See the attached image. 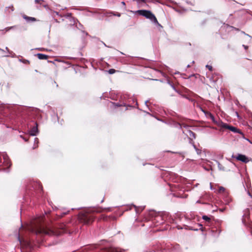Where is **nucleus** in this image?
Returning <instances> with one entry per match:
<instances>
[{"label": "nucleus", "instance_id": "nucleus-1", "mask_svg": "<svg viewBox=\"0 0 252 252\" xmlns=\"http://www.w3.org/2000/svg\"><path fill=\"white\" fill-rule=\"evenodd\" d=\"M43 221V218L38 217L28 226V231L36 235H49L56 236H59L62 233L67 232V228L68 226L64 223L60 224L57 226L49 227L42 224Z\"/></svg>", "mask_w": 252, "mask_h": 252}, {"label": "nucleus", "instance_id": "nucleus-2", "mask_svg": "<svg viewBox=\"0 0 252 252\" xmlns=\"http://www.w3.org/2000/svg\"><path fill=\"white\" fill-rule=\"evenodd\" d=\"M104 210L111 211V208L104 209L97 208L89 209L88 211L80 213L78 215V219L80 222L89 224L94 220V217L93 213H100Z\"/></svg>", "mask_w": 252, "mask_h": 252}, {"label": "nucleus", "instance_id": "nucleus-3", "mask_svg": "<svg viewBox=\"0 0 252 252\" xmlns=\"http://www.w3.org/2000/svg\"><path fill=\"white\" fill-rule=\"evenodd\" d=\"M14 105L9 104H0V119H2L1 117L6 119V121H11L14 118V112L13 107Z\"/></svg>", "mask_w": 252, "mask_h": 252}, {"label": "nucleus", "instance_id": "nucleus-4", "mask_svg": "<svg viewBox=\"0 0 252 252\" xmlns=\"http://www.w3.org/2000/svg\"><path fill=\"white\" fill-rule=\"evenodd\" d=\"M10 165L11 163L7 155L5 153H0V167L3 166V168L0 170L8 172Z\"/></svg>", "mask_w": 252, "mask_h": 252}, {"label": "nucleus", "instance_id": "nucleus-5", "mask_svg": "<svg viewBox=\"0 0 252 252\" xmlns=\"http://www.w3.org/2000/svg\"><path fill=\"white\" fill-rule=\"evenodd\" d=\"M137 12L139 15L150 19L154 23L159 25L155 16L150 11L139 10L137 11Z\"/></svg>", "mask_w": 252, "mask_h": 252}, {"label": "nucleus", "instance_id": "nucleus-6", "mask_svg": "<svg viewBox=\"0 0 252 252\" xmlns=\"http://www.w3.org/2000/svg\"><path fill=\"white\" fill-rule=\"evenodd\" d=\"M27 189L30 190L33 189L40 190L42 189V187L40 183L38 182L31 181L27 185Z\"/></svg>", "mask_w": 252, "mask_h": 252}, {"label": "nucleus", "instance_id": "nucleus-7", "mask_svg": "<svg viewBox=\"0 0 252 252\" xmlns=\"http://www.w3.org/2000/svg\"><path fill=\"white\" fill-rule=\"evenodd\" d=\"M232 158H236L238 160L241 161L244 163H247L249 162L248 158L244 155L238 154L237 156H232Z\"/></svg>", "mask_w": 252, "mask_h": 252}, {"label": "nucleus", "instance_id": "nucleus-8", "mask_svg": "<svg viewBox=\"0 0 252 252\" xmlns=\"http://www.w3.org/2000/svg\"><path fill=\"white\" fill-rule=\"evenodd\" d=\"M221 124H222V125H221L222 127H223L224 128H227V129L230 130L231 131H233L235 133H238L242 134V133L239 129H237L236 127H235L234 126H228L226 124H224L222 122H221Z\"/></svg>", "mask_w": 252, "mask_h": 252}, {"label": "nucleus", "instance_id": "nucleus-9", "mask_svg": "<svg viewBox=\"0 0 252 252\" xmlns=\"http://www.w3.org/2000/svg\"><path fill=\"white\" fill-rule=\"evenodd\" d=\"M167 215V214L165 212L162 213L161 214H159L157 215L155 217V220L157 221L159 223H163L165 220V216Z\"/></svg>", "mask_w": 252, "mask_h": 252}, {"label": "nucleus", "instance_id": "nucleus-10", "mask_svg": "<svg viewBox=\"0 0 252 252\" xmlns=\"http://www.w3.org/2000/svg\"><path fill=\"white\" fill-rule=\"evenodd\" d=\"M34 126L30 130V134L32 136H36L38 133V124L36 122L34 123Z\"/></svg>", "mask_w": 252, "mask_h": 252}, {"label": "nucleus", "instance_id": "nucleus-11", "mask_svg": "<svg viewBox=\"0 0 252 252\" xmlns=\"http://www.w3.org/2000/svg\"><path fill=\"white\" fill-rule=\"evenodd\" d=\"M19 241H20V243L21 244H24L26 246L31 248L32 246V243L30 240H28V239L25 238H22L21 239L20 237H18Z\"/></svg>", "mask_w": 252, "mask_h": 252}, {"label": "nucleus", "instance_id": "nucleus-12", "mask_svg": "<svg viewBox=\"0 0 252 252\" xmlns=\"http://www.w3.org/2000/svg\"><path fill=\"white\" fill-rule=\"evenodd\" d=\"M23 18L26 20L27 22H35L36 20L34 17H29L26 15H23Z\"/></svg>", "mask_w": 252, "mask_h": 252}, {"label": "nucleus", "instance_id": "nucleus-13", "mask_svg": "<svg viewBox=\"0 0 252 252\" xmlns=\"http://www.w3.org/2000/svg\"><path fill=\"white\" fill-rule=\"evenodd\" d=\"M171 249H172L171 246H168L167 247H166L165 248H162L160 250V252H175L174 250L171 251Z\"/></svg>", "mask_w": 252, "mask_h": 252}, {"label": "nucleus", "instance_id": "nucleus-14", "mask_svg": "<svg viewBox=\"0 0 252 252\" xmlns=\"http://www.w3.org/2000/svg\"><path fill=\"white\" fill-rule=\"evenodd\" d=\"M36 56L39 60H46L48 58L47 55L41 53L37 54Z\"/></svg>", "mask_w": 252, "mask_h": 252}, {"label": "nucleus", "instance_id": "nucleus-15", "mask_svg": "<svg viewBox=\"0 0 252 252\" xmlns=\"http://www.w3.org/2000/svg\"><path fill=\"white\" fill-rule=\"evenodd\" d=\"M71 13H67L66 15H65V17L66 18H69L70 19V22H73V24H75V22L76 21H77L78 22V20L77 19H76L74 17H72L71 16Z\"/></svg>", "mask_w": 252, "mask_h": 252}, {"label": "nucleus", "instance_id": "nucleus-16", "mask_svg": "<svg viewBox=\"0 0 252 252\" xmlns=\"http://www.w3.org/2000/svg\"><path fill=\"white\" fill-rule=\"evenodd\" d=\"M221 231V230L220 229H218V230H216V231H215V230H212V232L213 233V236H215V237H218L220 235Z\"/></svg>", "mask_w": 252, "mask_h": 252}, {"label": "nucleus", "instance_id": "nucleus-17", "mask_svg": "<svg viewBox=\"0 0 252 252\" xmlns=\"http://www.w3.org/2000/svg\"><path fill=\"white\" fill-rule=\"evenodd\" d=\"M176 126L179 127V128H182L183 127L186 128H188L189 127V126L186 124H181L177 123L176 124Z\"/></svg>", "mask_w": 252, "mask_h": 252}, {"label": "nucleus", "instance_id": "nucleus-18", "mask_svg": "<svg viewBox=\"0 0 252 252\" xmlns=\"http://www.w3.org/2000/svg\"><path fill=\"white\" fill-rule=\"evenodd\" d=\"M202 219L205 220L208 223V225H210V223L211 222V218L207 216L204 215L202 216Z\"/></svg>", "mask_w": 252, "mask_h": 252}, {"label": "nucleus", "instance_id": "nucleus-19", "mask_svg": "<svg viewBox=\"0 0 252 252\" xmlns=\"http://www.w3.org/2000/svg\"><path fill=\"white\" fill-rule=\"evenodd\" d=\"M216 162L218 164V167L220 170V171H225V169L223 166H222L219 161H216Z\"/></svg>", "mask_w": 252, "mask_h": 252}, {"label": "nucleus", "instance_id": "nucleus-20", "mask_svg": "<svg viewBox=\"0 0 252 252\" xmlns=\"http://www.w3.org/2000/svg\"><path fill=\"white\" fill-rule=\"evenodd\" d=\"M112 104L113 105V106L115 107H120V106H126V104L124 103L120 104L119 103L112 102Z\"/></svg>", "mask_w": 252, "mask_h": 252}, {"label": "nucleus", "instance_id": "nucleus-21", "mask_svg": "<svg viewBox=\"0 0 252 252\" xmlns=\"http://www.w3.org/2000/svg\"><path fill=\"white\" fill-rule=\"evenodd\" d=\"M189 136H190V138H195V134L191 131L190 130H188Z\"/></svg>", "mask_w": 252, "mask_h": 252}, {"label": "nucleus", "instance_id": "nucleus-22", "mask_svg": "<svg viewBox=\"0 0 252 252\" xmlns=\"http://www.w3.org/2000/svg\"><path fill=\"white\" fill-rule=\"evenodd\" d=\"M106 252H121L120 250L117 248H112Z\"/></svg>", "mask_w": 252, "mask_h": 252}, {"label": "nucleus", "instance_id": "nucleus-23", "mask_svg": "<svg viewBox=\"0 0 252 252\" xmlns=\"http://www.w3.org/2000/svg\"><path fill=\"white\" fill-rule=\"evenodd\" d=\"M132 206L135 208V211H136V213H139V208L141 210H142L144 209V207H143V206H141V207H140L139 208H138L137 206H136L135 205H132Z\"/></svg>", "mask_w": 252, "mask_h": 252}, {"label": "nucleus", "instance_id": "nucleus-24", "mask_svg": "<svg viewBox=\"0 0 252 252\" xmlns=\"http://www.w3.org/2000/svg\"><path fill=\"white\" fill-rule=\"evenodd\" d=\"M224 27H226L227 29H231V30H236V31H239V29H237L236 28H234L232 26H229L228 25H226L224 26Z\"/></svg>", "mask_w": 252, "mask_h": 252}, {"label": "nucleus", "instance_id": "nucleus-25", "mask_svg": "<svg viewBox=\"0 0 252 252\" xmlns=\"http://www.w3.org/2000/svg\"><path fill=\"white\" fill-rule=\"evenodd\" d=\"M38 142V139L37 138H34V146L33 147V149H35L37 147V145H35V143L37 144Z\"/></svg>", "mask_w": 252, "mask_h": 252}, {"label": "nucleus", "instance_id": "nucleus-26", "mask_svg": "<svg viewBox=\"0 0 252 252\" xmlns=\"http://www.w3.org/2000/svg\"><path fill=\"white\" fill-rule=\"evenodd\" d=\"M210 118L214 123L217 124V122L216 121L214 116L211 113L210 114Z\"/></svg>", "mask_w": 252, "mask_h": 252}, {"label": "nucleus", "instance_id": "nucleus-27", "mask_svg": "<svg viewBox=\"0 0 252 252\" xmlns=\"http://www.w3.org/2000/svg\"><path fill=\"white\" fill-rule=\"evenodd\" d=\"M19 61L21 62H22L23 63H30V62L29 61L27 60H22V59H19Z\"/></svg>", "mask_w": 252, "mask_h": 252}, {"label": "nucleus", "instance_id": "nucleus-28", "mask_svg": "<svg viewBox=\"0 0 252 252\" xmlns=\"http://www.w3.org/2000/svg\"><path fill=\"white\" fill-rule=\"evenodd\" d=\"M116 72V70L114 69H110L109 70H108V72L109 73V74H112L113 73H114L115 72Z\"/></svg>", "mask_w": 252, "mask_h": 252}, {"label": "nucleus", "instance_id": "nucleus-29", "mask_svg": "<svg viewBox=\"0 0 252 252\" xmlns=\"http://www.w3.org/2000/svg\"><path fill=\"white\" fill-rule=\"evenodd\" d=\"M225 190V189L223 187H220L219 189V192H223Z\"/></svg>", "mask_w": 252, "mask_h": 252}, {"label": "nucleus", "instance_id": "nucleus-30", "mask_svg": "<svg viewBox=\"0 0 252 252\" xmlns=\"http://www.w3.org/2000/svg\"><path fill=\"white\" fill-rule=\"evenodd\" d=\"M171 88L177 93H179V92L176 89L173 84H170Z\"/></svg>", "mask_w": 252, "mask_h": 252}, {"label": "nucleus", "instance_id": "nucleus-31", "mask_svg": "<svg viewBox=\"0 0 252 252\" xmlns=\"http://www.w3.org/2000/svg\"><path fill=\"white\" fill-rule=\"evenodd\" d=\"M206 67L210 71L213 70V67L211 65L207 64L206 65Z\"/></svg>", "mask_w": 252, "mask_h": 252}, {"label": "nucleus", "instance_id": "nucleus-32", "mask_svg": "<svg viewBox=\"0 0 252 252\" xmlns=\"http://www.w3.org/2000/svg\"><path fill=\"white\" fill-rule=\"evenodd\" d=\"M10 54H11V57L12 58L15 57V56H16L15 54L14 53H13V52L12 53H9L8 55H6L4 56L5 57H9L10 56Z\"/></svg>", "mask_w": 252, "mask_h": 252}, {"label": "nucleus", "instance_id": "nucleus-33", "mask_svg": "<svg viewBox=\"0 0 252 252\" xmlns=\"http://www.w3.org/2000/svg\"><path fill=\"white\" fill-rule=\"evenodd\" d=\"M113 14V15L114 16H118V17H120L121 16V13H112Z\"/></svg>", "mask_w": 252, "mask_h": 252}, {"label": "nucleus", "instance_id": "nucleus-34", "mask_svg": "<svg viewBox=\"0 0 252 252\" xmlns=\"http://www.w3.org/2000/svg\"><path fill=\"white\" fill-rule=\"evenodd\" d=\"M194 148L195 149L197 154H199L201 153L200 150L197 149L194 145Z\"/></svg>", "mask_w": 252, "mask_h": 252}, {"label": "nucleus", "instance_id": "nucleus-35", "mask_svg": "<svg viewBox=\"0 0 252 252\" xmlns=\"http://www.w3.org/2000/svg\"><path fill=\"white\" fill-rule=\"evenodd\" d=\"M17 27V26H14L10 27L9 29H11V30H12V29H15Z\"/></svg>", "mask_w": 252, "mask_h": 252}, {"label": "nucleus", "instance_id": "nucleus-36", "mask_svg": "<svg viewBox=\"0 0 252 252\" xmlns=\"http://www.w3.org/2000/svg\"><path fill=\"white\" fill-rule=\"evenodd\" d=\"M198 225L201 227L199 229L201 230L202 231H204V228L202 227V225L201 224H198Z\"/></svg>", "mask_w": 252, "mask_h": 252}, {"label": "nucleus", "instance_id": "nucleus-37", "mask_svg": "<svg viewBox=\"0 0 252 252\" xmlns=\"http://www.w3.org/2000/svg\"><path fill=\"white\" fill-rule=\"evenodd\" d=\"M5 49L7 51V52L8 53V54L12 53V52L10 51L7 47H6Z\"/></svg>", "mask_w": 252, "mask_h": 252}, {"label": "nucleus", "instance_id": "nucleus-38", "mask_svg": "<svg viewBox=\"0 0 252 252\" xmlns=\"http://www.w3.org/2000/svg\"><path fill=\"white\" fill-rule=\"evenodd\" d=\"M5 30H6V31L7 32V31H9L10 30H11V29H9V27H8V28H6L5 29Z\"/></svg>", "mask_w": 252, "mask_h": 252}, {"label": "nucleus", "instance_id": "nucleus-39", "mask_svg": "<svg viewBox=\"0 0 252 252\" xmlns=\"http://www.w3.org/2000/svg\"><path fill=\"white\" fill-rule=\"evenodd\" d=\"M189 229L190 230H194V231H197L198 230V229H193L192 228H190Z\"/></svg>", "mask_w": 252, "mask_h": 252}, {"label": "nucleus", "instance_id": "nucleus-40", "mask_svg": "<svg viewBox=\"0 0 252 252\" xmlns=\"http://www.w3.org/2000/svg\"><path fill=\"white\" fill-rule=\"evenodd\" d=\"M167 83L170 86V84H172L169 80H167Z\"/></svg>", "mask_w": 252, "mask_h": 252}, {"label": "nucleus", "instance_id": "nucleus-41", "mask_svg": "<svg viewBox=\"0 0 252 252\" xmlns=\"http://www.w3.org/2000/svg\"><path fill=\"white\" fill-rule=\"evenodd\" d=\"M243 46L245 48V49H247L248 48V46H247L243 45Z\"/></svg>", "mask_w": 252, "mask_h": 252}, {"label": "nucleus", "instance_id": "nucleus-42", "mask_svg": "<svg viewBox=\"0 0 252 252\" xmlns=\"http://www.w3.org/2000/svg\"><path fill=\"white\" fill-rule=\"evenodd\" d=\"M121 3H122V4L123 5H126V3H125V1H122Z\"/></svg>", "mask_w": 252, "mask_h": 252}, {"label": "nucleus", "instance_id": "nucleus-43", "mask_svg": "<svg viewBox=\"0 0 252 252\" xmlns=\"http://www.w3.org/2000/svg\"><path fill=\"white\" fill-rule=\"evenodd\" d=\"M148 100H147V101H145V105H146L147 107H148V105H147V103H148Z\"/></svg>", "mask_w": 252, "mask_h": 252}, {"label": "nucleus", "instance_id": "nucleus-44", "mask_svg": "<svg viewBox=\"0 0 252 252\" xmlns=\"http://www.w3.org/2000/svg\"><path fill=\"white\" fill-rule=\"evenodd\" d=\"M21 137H22L23 138V139L25 141H27L28 140L25 138H23L22 136H21Z\"/></svg>", "mask_w": 252, "mask_h": 252}, {"label": "nucleus", "instance_id": "nucleus-45", "mask_svg": "<svg viewBox=\"0 0 252 252\" xmlns=\"http://www.w3.org/2000/svg\"><path fill=\"white\" fill-rule=\"evenodd\" d=\"M11 11H13L14 10V8L12 6L11 7Z\"/></svg>", "mask_w": 252, "mask_h": 252}, {"label": "nucleus", "instance_id": "nucleus-46", "mask_svg": "<svg viewBox=\"0 0 252 252\" xmlns=\"http://www.w3.org/2000/svg\"><path fill=\"white\" fill-rule=\"evenodd\" d=\"M210 189H213V188H212V186L211 183L210 184Z\"/></svg>", "mask_w": 252, "mask_h": 252}, {"label": "nucleus", "instance_id": "nucleus-47", "mask_svg": "<svg viewBox=\"0 0 252 252\" xmlns=\"http://www.w3.org/2000/svg\"><path fill=\"white\" fill-rule=\"evenodd\" d=\"M0 50L1 51L3 52H5V51L3 50H2V49H1L0 48Z\"/></svg>", "mask_w": 252, "mask_h": 252}, {"label": "nucleus", "instance_id": "nucleus-48", "mask_svg": "<svg viewBox=\"0 0 252 252\" xmlns=\"http://www.w3.org/2000/svg\"><path fill=\"white\" fill-rule=\"evenodd\" d=\"M243 32L244 34H246V33H245V32ZM246 35H248V36H249L248 34H246Z\"/></svg>", "mask_w": 252, "mask_h": 252}, {"label": "nucleus", "instance_id": "nucleus-49", "mask_svg": "<svg viewBox=\"0 0 252 252\" xmlns=\"http://www.w3.org/2000/svg\"><path fill=\"white\" fill-rule=\"evenodd\" d=\"M175 74H179V72H175Z\"/></svg>", "mask_w": 252, "mask_h": 252}, {"label": "nucleus", "instance_id": "nucleus-50", "mask_svg": "<svg viewBox=\"0 0 252 252\" xmlns=\"http://www.w3.org/2000/svg\"><path fill=\"white\" fill-rule=\"evenodd\" d=\"M190 67V65L188 64V65H187V67Z\"/></svg>", "mask_w": 252, "mask_h": 252}, {"label": "nucleus", "instance_id": "nucleus-51", "mask_svg": "<svg viewBox=\"0 0 252 252\" xmlns=\"http://www.w3.org/2000/svg\"><path fill=\"white\" fill-rule=\"evenodd\" d=\"M120 53L122 54H124L123 52H120Z\"/></svg>", "mask_w": 252, "mask_h": 252}, {"label": "nucleus", "instance_id": "nucleus-52", "mask_svg": "<svg viewBox=\"0 0 252 252\" xmlns=\"http://www.w3.org/2000/svg\"><path fill=\"white\" fill-rule=\"evenodd\" d=\"M248 194H249V195L250 196H251V194H250V192H248Z\"/></svg>", "mask_w": 252, "mask_h": 252}, {"label": "nucleus", "instance_id": "nucleus-53", "mask_svg": "<svg viewBox=\"0 0 252 252\" xmlns=\"http://www.w3.org/2000/svg\"><path fill=\"white\" fill-rule=\"evenodd\" d=\"M205 170H207V171H208V170H209V169H208L207 168H205Z\"/></svg>", "mask_w": 252, "mask_h": 252}, {"label": "nucleus", "instance_id": "nucleus-54", "mask_svg": "<svg viewBox=\"0 0 252 252\" xmlns=\"http://www.w3.org/2000/svg\"><path fill=\"white\" fill-rule=\"evenodd\" d=\"M199 202H199V201H197L196 202V203H199Z\"/></svg>", "mask_w": 252, "mask_h": 252}]
</instances>
